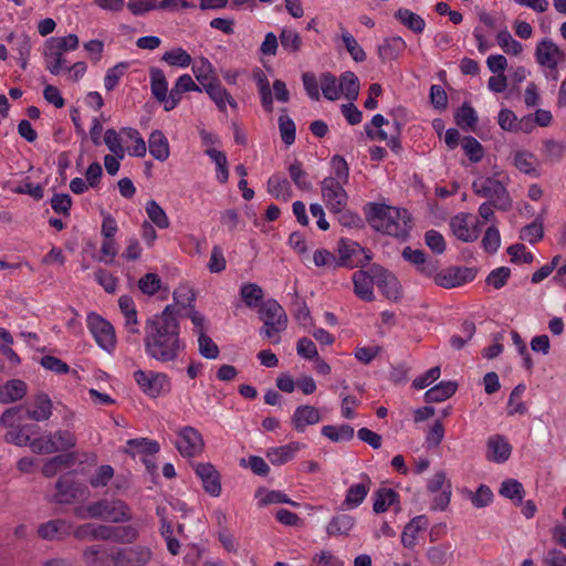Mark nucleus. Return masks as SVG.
Here are the masks:
<instances>
[{"label":"nucleus","mask_w":566,"mask_h":566,"mask_svg":"<svg viewBox=\"0 0 566 566\" xmlns=\"http://www.w3.org/2000/svg\"><path fill=\"white\" fill-rule=\"evenodd\" d=\"M322 434L333 442L349 441L354 438V428L349 424H327L322 428Z\"/></svg>","instance_id":"nucleus-41"},{"label":"nucleus","mask_w":566,"mask_h":566,"mask_svg":"<svg viewBox=\"0 0 566 566\" xmlns=\"http://www.w3.org/2000/svg\"><path fill=\"white\" fill-rule=\"evenodd\" d=\"M176 448L182 457H197L201 454L205 448L202 434L193 427H185L178 433Z\"/></svg>","instance_id":"nucleus-14"},{"label":"nucleus","mask_w":566,"mask_h":566,"mask_svg":"<svg viewBox=\"0 0 566 566\" xmlns=\"http://www.w3.org/2000/svg\"><path fill=\"white\" fill-rule=\"evenodd\" d=\"M81 518H98L111 523H125L133 518L130 507L119 499H102L90 503L85 510L78 509Z\"/></svg>","instance_id":"nucleus-3"},{"label":"nucleus","mask_w":566,"mask_h":566,"mask_svg":"<svg viewBox=\"0 0 566 566\" xmlns=\"http://www.w3.org/2000/svg\"><path fill=\"white\" fill-rule=\"evenodd\" d=\"M304 446L298 442H291L285 446L272 448L266 452V457L274 465H281L292 460L297 451Z\"/></svg>","instance_id":"nucleus-32"},{"label":"nucleus","mask_w":566,"mask_h":566,"mask_svg":"<svg viewBox=\"0 0 566 566\" xmlns=\"http://www.w3.org/2000/svg\"><path fill=\"white\" fill-rule=\"evenodd\" d=\"M535 55L538 64L551 70H555L565 59V53L549 39H544L537 44Z\"/></svg>","instance_id":"nucleus-16"},{"label":"nucleus","mask_w":566,"mask_h":566,"mask_svg":"<svg viewBox=\"0 0 566 566\" xmlns=\"http://www.w3.org/2000/svg\"><path fill=\"white\" fill-rule=\"evenodd\" d=\"M339 260L336 266L349 269L363 268L371 260V253L357 242L349 239H340L338 242Z\"/></svg>","instance_id":"nucleus-9"},{"label":"nucleus","mask_w":566,"mask_h":566,"mask_svg":"<svg viewBox=\"0 0 566 566\" xmlns=\"http://www.w3.org/2000/svg\"><path fill=\"white\" fill-rule=\"evenodd\" d=\"M462 148L472 163H479L483 158V147L481 143L472 136H465L462 139Z\"/></svg>","instance_id":"nucleus-60"},{"label":"nucleus","mask_w":566,"mask_h":566,"mask_svg":"<svg viewBox=\"0 0 566 566\" xmlns=\"http://www.w3.org/2000/svg\"><path fill=\"white\" fill-rule=\"evenodd\" d=\"M395 19H397L402 25L408 28L410 31L415 33H422L426 28L424 20L417 13L410 11L406 8H399L395 14Z\"/></svg>","instance_id":"nucleus-36"},{"label":"nucleus","mask_w":566,"mask_h":566,"mask_svg":"<svg viewBox=\"0 0 566 566\" xmlns=\"http://www.w3.org/2000/svg\"><path fill=\"white\" fill-rule=\"evenodd\" d=\"M74 457L71 453L59 454L49 459L42 467V473L46 478L57 474L62 468H69L73 464Z\"/></svg>","instance_id":"nucleus-40"},{"label":"nucleus","mask_w":566,"mask_h":566,"mask_svg":"<svg viewBox=\"0 0 566 566\" xmlns=\"http://www.w3.org/2000/svg\"><path fill=\"white\" fill-rule=\"evenodd\" d=\"M76 443V436L70 430L46 431L40 437L34 438L31 451L38 454H52L74 449Z\"/></svg>","instance_id":"nucleus-5"},{"label":"nucleus","mask_w":566,"mask_h":566,"mask_svg":"<svg viewBox=\"0 0 566 566\" xmlns=\"http://www.w3.org/2000/svg\"><path fill=\"white\" fill-rule=\"evenodd\" d=\"M161 60L170 66L188 67L191 64L190 54L182 48H175L163 54Z\"/></svg>","instance_id":"nucleus-47"},{"label":"nucleus","mask_w":566,"mask_h":566,"mask_svg":"<svg viewBox=\"0 0 566 566\" xmlns=\"http://www.w3.org/2000/svg\"><path fill=\"white\" fill-rule=\"evenodd\" d=\"M407 44L401 36H389L378 45L377 53L382 63L394 61L406 50Z\"/></svg>","instance_id":"nucleus-22"},{"label":"nucleus","mask_w":566,"mask_h":566,"mask_svg":"<svg viewBox=\"0 0 566 566\" xmlns=\"http://www.w3.org/2000/svg\"><path fill=\"white\" fill-rule=\"evenodd\" d=\"M531 116L523 117L520 122L517 120L516 115L507 108H503L500 111L497 116V123L503 130L507 132H517L522 129V125L532 126Z\"/></svg>","instance_id":"nucleus-37"},{"label":"nucleus","mask_w":566,"mask_h":566,"mask_svg":"<svg viewBox=\"0 0 566 566\" xmlns=\"http://www.w3.org/2000/svg\"><path fill=\"white\" fill-rule=\"evenodd\" d=\"M150 155L159 160L165 161L168 159L170 150L169 143L166 136L160 130H154L148 138Z\"/></svg>","instance_id":"nucleus-33"},{"label":"nucleus","mask_w":566,"mask_h":566,"mask_svg":"<svg viewBox=\"0 0 566 566\" xmlns=\"http://www.w3.org/2000/svg\"><path fill=\"white\" fill-rule=\"evenodd\" d=\"M205 92L209 95V97L214 102L216 106L220 112H224L227 105L231 108H238L237 101L231 96V94L221 85L218 80H213L203 84Z\"/></svg>","instance_id":"nucleus-21"},{"label":"nucleus","mask_w":566,"mask_h":566,"mask_svg":"<svg viewBox=\"0 0 566 566\" xmlns=\"http://www.w3.org/2000/svg\"><path fill=\"white\" fill-rule=\"evenodd\" d=\"M149 220L159 229H167L170 224L165 210L155 201L149 200L145 207Z\"/></svg>","instance_id":"nucleus-50"},{"label":"nucleus","mask_w":566,"mask_h":566,"mask_svg":"<svg viewBox=\"0 0 566 566\" xmlns=\"http://www.w3.org/2000/svg\"><path fill=\"white\" fill-rule=\"evenodd\" d=\"M455 122L462 129H474L478 115L475 109L470 104H462L455 113Z\"/></svg>","instance_id":"nucleus-49"},{"label":"nucleus","mask_w":566,"mask_h":566,"mask_svg":"<svg viewBox=\"0 0 566 566\" xmlns=\"http://www.w3.org/2000/svg\"><path fill=\"white\" fill-rule=\"evenodd\" d=\"M205 153L217 166V179L221 184H226L229 179L228 159L226 154L214 148H208Z\"/></svg>","instance_id":"nucleus-46"},{"label":"nucleus","mask_w":566,"mask_h":566,"mask_svg":"<svg viewBox=\"0 0 566 566\" xmlns=\"http://www.w3.org/2000/svg\"><path fill=\"white\" fill-rule=\"evenodd\" d=\"M486 458L496 463L505 462L512 452V447L503 436L490 437L486 443Z\"/></svg>","instance_id":"nucleus-23"},{"label":"nucleus","mask_w":566,"mask_h":566,"mask_svg":"<svg viewBox=\"0 0 566 566\" xmlns=\"http://www.w3.org/2000/svg\"><path fill=\"white\" fill-rule=\"evenodd\" d=\"M470 214H458L453 217L450 221V227L453 234L463 242H472L479 238L480 228L479 224H474L470 227Z\"/></svg>","instance_id":"nucleus-20"},{"label":"nucleus","mask_w":566,"mask_h":566,"mask_svg":"<svg viewBox=\"0 0 566 566\" xmlns=\"http://www.w3.org/2000/svg\"><path fill=\"white\" fill-rule=\"evenodd\" d=\"M240 295L244 304L254 308L259 306V303L262 301L264 293L261 286L255 283H244L241 285Z\"/></svg>","instance_id":"nucleus-43"},{"label":"nucleus","mask_w":566,"mask_h":566,"mask_svg":"<svg viewBox=\"0 0 566 566\" xmlns=\"http://www.w3.org/2000/svg\"><path fill=\"white\" fill-rule=\"evenodd\" d=\"M120 135L122 134L116 132L114 128H108L104 134V143L112 154L117 155L118 157H125L126 149L122 145Z\"/></svg>","instance_id":"nucleus-59"},{"label":"nucleus","mask_w":566,"mask_h":566,"mask_svg":"<svg viewBox=\"0 0 566 566\" xmlns=\"http://www.w3.org/2000/svg\"><path fill=\"white\" fill-rule=\"evenodd\" d=\"M78 48V38L75 34L66 36H52L46 40L44 45V61L46 70L57 75L65 67L66 60L64 53L74 51Z\"/></svg>","instance_id":"nucleus-4"},{"label":"nucleus","mask_w":566,"mask_h":566,"mask_svg":"<svg viewBox=\"0 0 566 566\" xmlns=\"http://www.w3.org/2000/svg\"><path fill=\"white\" fill-rule=\"evenodd\" d=\"M496 40L501 49L507 54L518 55L523 50L522 44L514 40L506 29L497 32Z\"/></svg>","instance_id":"nucleus-58"},{"label":"nucleus","mask_w":566,"mask_h":566,"mask_svg":"<svg viewBox=\"0 0 566 566\" xmlns=\"http://www.w3.org/2000/svg\"><path fill=\"white\" fill-rule=\"evenodd\" d=\"M114 476V469L108 464L98 467L90 478V484L94 489L106 486Z\"/></svg>","instance_id":"nucleus-61"},{"label":"nucleus","mask_w":566,"mask_h":566,"mask_svg":"<svg viewBox=\"0 0 566 566\" xmlns=\"http://www.w3.org/2000/svg\"><path fill=\"white\" fill-rule=\"evenodd\" d=\"M429 521L424 515H418L412 518L403 528L401 543L405 547H412L416 544L418 534L428 527Z\"/></svg>","instance_id":"nucleus-31"},{"label":"nucleus","mask_w":566,"mask_h":566,"mask_svg":"<svg viewBox=\"0 0 566 566\" xmlns=\"http://www.w3.org/2000/svg\"><path fill=\"white\" fill-rule=\"evenodd\" d=\"M355 525V518L348 514L334 516L326 526L329 536H347Z\"/></svg>","instance_id":"nucleus-34"},{"label":"nucleus","mask_w":566,"mask_h":566,"mask_svg":"<svg viewBox=\"0 0 566 566\" xmlns=\"http://www.w3.org/2000/svg\"><path fill=\"white\" fill-rule=\"evenodd\" d=\"M149 75L151 94L159 103H163L168 93V82L166 76L163 70L158 67H151L149 70Z\"/></svg>","instance_id":"nucleus-39"},{"label":"nucleus","mask_w":566,"mask_h":566,"mask_svg":"<svg viewBox=\"0 0 566 566\" xmlns=\"http://www.w3.org/2000/svg\"><path fill=\"white\" fill-rule=\"evenodd\" d=\"M472 188L475 195L486 198L495 209L503 211L511 209L512 199L500 180L491 177H480L473 181Z\"/></svg>","instance_id":"nucleus-6"},{"label":"nucleus","mask_w":566,"mask_h":566,"mask_svg":"<svg viewBox=\"0 0 566 566\" xmlns=\"http://www.w3.org/2000/svg\"><path fill=\"white\" fill-rule=\"evenodd\" d=\"M259 93L261 97V104L265 112L271 113L273 111V96L270 87V83L262 71H258L254 74Z\"/></svg>","instance_id":"nucleus-42"},{"label":"nucleus","mask_w":566,"mask_h":566,"mask_svg":"<svg viewBox=\"0 0 566 566\" xmlns=\"http://www.w3.org/2000/svg\"><path fill=\"white\" fill-rule=\"evenodd\" d=\"M354 293L363 301L371 302L375 298L374 295V273L370 268L365 270H358L353 274Z\"/></svg>","instance_id":"nucleus-19"},{"label":"nucleus","mask_w":566,"mask_h":566,"mask_svg":"<svg viewBox=\"0 0 566 566\" xmlns=\"http://www.w3.org/2000/svg\"><path fill=\"white\" fill-rule=\"evenodd\" d=\"M268 192L275 199L289 201L293 196L290 181L281 175H273L266 182Z\"/></svg>","instance_id":"nucleus-30"},{"label":"nucleus","mask_w":566,"mask_h":566,"mask_svg":"<svg viewBox=\"0 0 566 566\" xmlns=\"http://www.w3.org/2000/svg\"><path fill=\"white\" fill-rule=\"evenodd\" d=\"M144 347L146 355L160 364L176 363L186 349L180 337V325L174 305H167L160 314L145 323Z\"/></svg>","instance_id":"nucleus-1"},{"label":"nucleus","mask_w":566,"mask_h":566,"mask_svg":"<svg viewBox=\"0 0 566 566\" xmlns=\"http://www.w3.org/2000/svg\"><path fill=\"white\" fill-rule=\"evenodd\" d=\"M475 274L476 270L473 268H448L442 271L438 269L434 274L428 275V277H432L440 287L453 289L473 281Z\"/></svg>","instance_id":"nucleus-12"},{"label":"nucleus","mask_w":566,"mask_h":566,"mask_svg":"<svg viewBox=\"0 0 566 566\" xmlns=\"http://www.w3.org/2000/svg\"><path fill=\"white\" fill-rule=\"evenodd\" d=\"M28 387L23 380L12 379L0 386V402L11 403L21 400L27 394Z\"/></svg>","instance_id":"nucleus-28"},{"label":"nucleus","mask_w":566,"mask_h":566,"mask_svg":"<svg viewBox=\"0 0 566 566\" xmlns=\"http://www.w3.org/2000/svg\"><path fill=\"white\" fill-rule=\"evenodd\" d=\"M398 497V494L392 489L381 488L375 493V501L373 510L375 513H384L392 505Z\"/></svg>","instance_id":"nucleus-45"},{"label":"nucleus","mask_w":566,"mask_h":566,"mask_svg":"<svg viewBox=\"0 0 566 566\" xmlns=\"http://www.w3.org/2000/svg\"><path fill=\"white\" fill-rule=\"evenodd\" d=\"M457 387L453 381H441L426 391L424 400L428 403L444 401L457 391Z\"/></svg>","instance_id":"nucleus-38"},{"label":"nucleus","mask_w":566,"mask_h":566,"mask_svg":"<svg viewBox=\"0 0 566 566\" xmlns=\"http://www.w3.org/2000/svg\"><path fill=\"white\" fill-rule=\"evenodd\" d=\"M366 217L374 230L397 239L406 240L412 229L411 216L406 209L369 203Z\"/></svg>","instance_id":"nucleus-2"},{"label":"nucleus","mask_w":566,"mask_h":566,"mask_svg":"<svg viewBox=\"0 0 566 566\" xmlns=\"http://www.w3.org/2000/svg\"><path fill=\"white\" fill-rule=\"evenodd\" d=\"M370 479L367 475L363 476L361 482L349 486V489L346 492L343 505L348 510L356 509L357 506H359L367 496L370 490Z\"/></svg>","instance_id":"nucleus-27"},{"label":"nucleus","mask_w":566,"mask_h":566,"mask_svg":"<svg viewBox=\"0 0 566 566\" xmlns=\"http://www.w3.org/2000/svg\"><path fill=\"white\" fill-rule=\"evenodd\" d=\"M134 379L140 390L150 398L167 395L171 389L169 377L161 371L138 369L134 373Z\"/></svg>","instance_id":"nucleus-8"},{"label":"nucleus","mask_w":566,"mask_h":566,"mask_svg":"<svg viewBox=\"0 0 566 566\" xmlns=\"http://www.w3.org/2000/svg\"><path fill=\"white\" fill-rule=\"evenodd\" d=\"M192 72L202 86L203 84L216 80L213 77L214 69L207 57H200L192 65Z\"/></svg>","instance_id":"nucleus-53"},{"label":"nucleus","mask_w":566,"mask_h":566,"mask_svg":"<svg viewBox=\"0 0 566 566\" xmlns=\"http://www.w3.org/2000/svg\"><path fill=\"white\" fill-rule=\"evenodd\" d=\"M195 471L208 494L214 497L221 494V478L214 465L211 463H197Z\"/></svg>","instance_id":"nucleus-17"},{"label":"nucleus","mask_w":566,"mask_h":566,"mask_svg":"<svg viewBox=\"0 0 566 566\" xmlns=\"http://www.w3.org/2000/svg\"><path fill=\"white\" fill-rule=\"evenodd\" d=\"M342 29V40L347 52L350 54L355 62H364L366 60V53L364 49L358 44L357 40L344 28Z\"/></svg>","instance_id":"nucleus-55"},{"label":"nucleus","mask_w":566,"mask_h":566,"mask_svg":"<svg viewBox=\"0 0 566 566\" xmlns=\"http://www.w3.org/2000/svg\"><path fill=\"white\" fill-rule=\"evenodd\" d=\"M281 45L289 52H297L302 46V39L300 34L290 29H283L280 34Z\"/></svg>","instance_id":"nucleus-63"},{"label":"nucleus","mask_w":566,"mask_h":566,"mask_svg":"<svg viewBox=\"0 0 566 566\" xmlns=\"http://www.w3.org/2000/svg\"><path fill=\"white\" fill-rule=\"evenodd\" d=\"M290 177L294 185L301 189L308 191L312 189V182L307 178V172L302 168V164L298 160H294L289 167H287Z\"/></svg>","instance_id":"nucleus-51"},{"label":"nucleus","mask_w":566,"mask_h":566,"mask_svg":"<svg viewBox=\"0 0 566 566\" xmlns=\"http://www.w3.org/2000/svg\"><path fill=\"white\" fill-rule=\"evenodd\" d=\"M343 185V182L333 177H326L321 182L322 198L328 210L333 213L344 211L347 206L348 196Z\"/></svg>","instance_id":"nucleus-10"},{"label":"nucleus","mask_w":566,"mask_h":566,"mask_svg":"<svg viewBox=\"0 0 566 566\" xmlns=\"http://www.w3.org/2000/svg\"><path fill=\"white\" fill-rule=\"evenodd\" d=\"M198 345L199 353L202 357L207 359L218 358L220 354L219 347L212 340V338L207 335V333H201V335H198Z\"/></svg>","instance_id":"nucleus-62"},{"label":"nucleus","mask_w":566,"mask_h":566,"mask_svg":"<svg viewBox=\"0 0 566 566\" xmlns=\"http://www.w3.org/2000/svg\"><path fill=\"white\" fill-rule=\"evenodd\" d=\"M339 96H344L349 101L354 102L357 99L359 94V80L356 74L352 71H346L339 76Z\"/></svg>","instance_id":"nucleus-35"},{"label":"nucleus","mask_w":566,"mask_h":566,"mask_svg":"<svg viewBox=\"0 0 566 566\" xmlns=\"http://www.w3.org/2000/svg\"><path fill=\"white\" fill-rule=\"evenodd\" d=\"M38 430L39 427L35 424H19L10 428L4 438L7 442L18 447L29 446L31 448L34 441L31 436L35 434Z\"/></svg>","instance_id":"nucleus-25"},{"label":"nucleus","mask_w":566,"mask_h":566,"mask_svg":"<svg viewBox=\"0 0 566 566\" xmlns=\"http://www.w3.org/2000/svg\"><path fill=\"white\" fill-rule=\"evenodd\" d=\"M322 93L325 98L336 101L339 98V86L337 78L329 72L321 74L319 77Z\"/></svg>","instance_id":"nucleus-54"},{"label":"nucleus","mask_w":566,"mask_h":566,"mask_svg":"<svg viewBox=\"0 0 566 566\" xmlns=\"http://www.w3.org/2000/svg\"><path fill=\"white\" fill-rule=\"evenodd\" d=\"M402 258L413 264L418 272L428 276L434 274L439 269V261L428 256L422 250H413L406 247L402 251Z\"/></svg>","instance_id":"nucleus-18"},{"label":"nucleus","mask_w":566,"mask_h":566,"mask_svg":"<svg viewBox=\"0 0 566 566\" xmlns=\"http://www.w3.org/2000/svg\"><path fill=\"white\" fill-rule=\"evenodd\" d=\"M321 415L313 406L304 405L295 409L292 416V424L297 432H303L307 426L318 423Z\"/></svg>","instance_id":"nucleus-24"},{"label":"nucleus","mask_w":566,"mask_h":566,"mask_svg":"<svg viewBox=\"0 0 566 566\" xmlns=\"http://www.w3.org/2000/svg\"><path fill=\"white\" fill-rule=\"evenodd\" d=\"M536 163V157L530 151L518 150L514 154V165L521 172L535 175Z\"/></svg>","instance_id":"nucleus-52"},{"label":"nucleus","mask_w":566,"mask_h":566,"mask_svg":"<svg viewBox=\"0 0 566 566\" xmlns=\"http://www.w3.org/2000/svg\"><path fill=\"white\" fill-rule=\"evenodd\" d=\"M525 386L523 384L517 385L510 394L507 402V413L513 416L515 413L524 415L527 411V407L521 400Z\"/></svg>","instance_id":"nucleus-57"},{"label":"nucleus","mask_w":566,"mask_h":566,"mask_svg":"<svg viewBox=\"0 0 566 566\" xmlns=\"http://www.w3.org/2000/svg\"><path fill=\"white\" fill-rule=\"evenodd\" d=\"M286 112V109H283ZM279 129L282 142L290 146L295 142L296 127L293 119L286 114H281L279 117Z\"/></svg>","instance_id":"nucleus-56"},{"label":"nucleus","mask_w":566,"mask_h":566,"mask_svg":"<svg viewBox=\"0 0 566 566\" xmlns=\"http://www.w3.org/2000/svg\"><path fill=\"white\" fill-rule=\"evenodd\" d=\"M499 492L502 496L517 504L522 503L525 493L522 483L515 479L503 481Z\"/></svg>","instance_id":"nucleus-44"},{"label":"nucleus","mask_w":566,"mask_h":566,"mask_svg":"<svg viewBox=\"0 0 566 566\" xmlns=\"http://www.w3.org/2000/svg\"><path fill=\"white\" fill-rule=\"evenodd\" d=\"M387 124L388 119H386L381 114L374 115L371 123L365 125L366 135L370 139L385 140L388 143L390 136L384 129H381V127Z\"/></svg>","instance_id":"nucleus-48"},{"label":"nucleus","mask_w":566,"mask_h":566,"mask_svg":"<svg viewBox=\"0 0 566 566\" xmlns=\"http://www.w3.org/2000/svg\"><path fill=\"white\" fill-rule=\"evenodd\" d=\"M87 326L99 347L108 353L115 349L116 336L109 322L92 313L87 317Z\"/></svg>","instance_id":"nucleus-13"},{"label":"nucleus","mask_w":566,"mask_h":566,"mask_svg":"<svg viewBox=\"0 0 566 566\" xmlns=\"http://www.w3.org/2000/svg\"><path fill=\"white\" fill-rule=\"evenodd\" d=\"M34 408L27 409V417L33 421H46L51 418L53 411V402L50 397L40 392L34 397Z\"/></svg>","instance_id":"nucleus-26"},{"label":"nucleus","mask_w":566,"mask_h":566,"mask_svg":"<svg viewBox=\"0 0 566 566\" xmlns=\"http://www.w3.org/2000/svg\"><path fill=\"white\" fill-rule=\"evenodd\" d=\"M370 271L374 273L375 285H377L387 298H399L400 285L397 277L391 272L378 264H373Z\"/></svg>","instance_id":"nucleus-15"},{"label":"nucleus","mask_w":566,"mask_h":566,"mask_svg":"<svg viewBox=\"0 0 566 566\" xmlns=\"http://www.w3.org/2000/svg\"><path fill=\"white\" fill-rule=\"evenodd\" d=\"M259 317L264 324L260 334L266 338H272L286 329L287 315L284 308L273 298H269L261 304Z\"/></svg>","instance_id":"nucleus-7"},{"label":"nucleus","mask_w":566,"mask_h":566,"mask_svg":"<svg viewBox=\"0 0 566 566\" xmlns=\"http://www.w3.org/2000/svg\"><path fill=\"white\" fill-rule=\"evenodd\" d=\"M55 494L51 499L57 504H71L87 493L86 488L75 480L70 473L63 474L55 483Z\"/></svg>","instance_id":"nucleus-11"},{"label":"nucleus","mask_w":566,"mask_h":566,"mask_svg":"<svg viewBox=\"0 0 566 566\" xmlns=\"http://www.w3.org/2000/svg\"><path fill=\"white\" fill-rule=\"evenodd\" d=\"M71 525L64 520H53L39 526L38 534L41 538L53 541L70 534Z\"/></svg>","instance_id":"nucleus-29"},{"label":"nucleus","mask_w":566,"mask_h":566,"mask_svg":"<svg viewBox=\"0 0 566 566\" xmlns=\"http://www.w3.org/2000/svg\"><path fill=\"white\" fill-rule=\"evenodd\" d=\"M544 237V229L542 222L535 220L532 223L522 228L520 238L528 243H536Z\"/></svg>","instance_id":"nucleus-64"}]
</instances>
